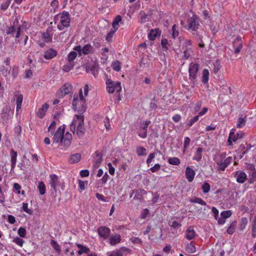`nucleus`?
Segmentation results:
<instances>
[{
  "mask_svg": "<svg viewBox=\"0 0 256 256\" xmlns=\"http://www.w3.org/2000/svg\"><path fill=\"white\" fill-rule=\"evenodd\" d=\"M66 126H60L54 134L53 143L58 144L65 147H68L72 140V135L69 132L64 133Z\"/></svg>",
  "mask_w": 256,
  "mask_h": 256,
  "instance_id": "obj_1",
  "label": "nucleus"
},
{
  "mask_svg": "<svg viewBox=\"0 0 256 256\" xmlns=\"http://www.w3.org/2000/svg\"><path fill=\"white\" fill-rule=\"evenodd\" d=\"M70 16L66 11H63L56 15L54 18L55 24H58L57 28L59 30H62L64 28H68L70 26Z\"/></svg>",
  "mask_w": 256,
  "mask_h": 256,
  "instance_id": "obj_2",
  "label": "nucleus"
},
{
  "mask_svg": "<svg viewBox=\"0 0 256 256\" xmlns=\"http://www.w3.org/2000/svg\"><path fill=\"white\" fill-rule=\"evenodd\" d=\"M86 104V99L80 88L78 94H74L72 102V108L74 110H82Z\"/></svg>",
  "mask_w": 256,
  "mask_h": 256,
  "instance_id": "obj_3",
  "label": "nucleus"
},
{
  "mask_svg": "<svg viewBox=\"0 0 256 256\" xmlns=\"http://www.w3.org/2000/svg\"><path fill=\"white\" fill-rule=\"evenodd\" d=\"M226 152H223L220 154L219 156L220 160L216 162L218 168L219 170L224 171L232 161V156H228L226 158Z\"/></svg>",
  "mask_w": 256,
  "mask_h": 256,
  "instance_id": "obj_4",
  "label": "nucleus"
},
{
  "mask_svg": "<svg viewBox=\"0 0 256 256\" xmlns=\"http://www.w3.org/2000/svg\"><path fill=\"white\" fill-rule=\"evenodd\" d=\"M199 22L196 15L193 14L188 19V24L184 26L185 28L190 32H196L199 28Z\"/></svg>",
  "mask_w": 256,
  "mask_h": 256,
  "instance_id": "obj_5",
  "label": "nucleus"
},
{
  "mask_svg": "<svg viewBox=\"0 0 256 256\" xmlns=\"http://www.w3.org/2000/svg\"><path fill=\"white\" fill-rule=\"evenodd\" d=\"M74 50L78 52L79 56L92 54L94 52V48L90 44H86L82 48L80 46H74Z\"/></svg>",
  "mask_w": 256,
  "mask_h": 256,
  "instance_id": "obj_6",
  "label": "nucleus"
},
{
  "mask_svg": "<svg viewBox=\"0 0 256 256\" xmlns=\"http://www.w3.org/2000/svg\"><path fill=\"white\" fill-rule=\"evenodd\" d=\"M72 86L70 83L64 84L56 92V96L59 98H63L66 94H70L72 90Z\"/></svg>",
  "mask_w": 256,
  "mask_h": 256,
  "instance_id": "obj_7",
  "label": "nucleus"
},
{
  "mask_svg": "<svg viewBox=\"0 0 256 256\" xmlns=\"http://www.w3.org/2000/svg\"><path fill=\"white\" fill-rule=\"evenodd\" d=\"M150 123V120H146L141 124L138 128V136L140 138H146L147 137L148 128Z\"/></svg>",
  "mask_w": 256,
  "mask_h": 256,
  "instance_id": "obj_8",
  "label": "nucleus"
},
{
  "mask_svg": "<svg viewBox=\"0 0 256 256\" xmlns=\"http://www.w3.org/2000/svg\"><path fill=\"white\" fill-rule=\"evenodd\" d=\"M199 65L198 64L192 62L190 64L188 72L189 78L191 80H194L197 76Z\"/></svg>",
  "mask_w": 256,
  "mask_h": 256,
  "instance_id": "obj_9",
  "label": "nucleus"
},
{
  "mask_svg": "<svg viewBox=\"0 0 256 256\" xmlns=\"http://www.w3.org/2000/svg\"><path fill=\"white\" fill-rule=\"evenodd\" d=\"M106 88L109 93H113L116 90L120 92L122 90L121 83L120 82H106Z\"/></svg>",
  "mask_w": 256,
  "mask_h": 256,
  "instance_id": "obj_10",
  "label": "nucleus"
},
{
  "mask_svg": "<svg viewBox=\"0 0 256 256\" xmlns=\"http://www.w3.org/2000/svg\"><path fill=\"white\" fill-rule=\"evenodd\" d=\"M78 124L76 128V134L79 136H82L84 134L85 129L84 126V116L78 115Z\"/></svg>",
  "mask_w": 256,
  "mask_h": 256,
  "instance_id": "obj_11",
  "label": "nucleus"
},
{
  "mask_svg": "<svg viewBox=\"0 0 256 256\" xmlns=\"http://www.w3.org/2000/svg\"><path fill=\"white\" fill-rule=\"evenodd\" d=\"M86 72H90L94 77H96L98 74V64L96 62L90 63L86 66Z\"/></svg>",
  "mask_w": 256,
  "mask_h": 256,
  "instance_id": "obj_12",
  "label": "nucleus"
},
{
  "mask_svg": "<svg viewBox=\"0 0 256 256\" xmlns=\"http://www.w3.org/2000/svg\"><path fill=\"white\" fill-rule=\"evenodd\" d=\"M97 231L98 235L104 240L108 238L110 236V230L108 227L105 226H100Z\"/></svg>",
  "mask_w": 256,
  "mask_h": 256,
  "instance_id": "obj_13",
  "label": "nucleus"
},
{
  "mask_svg": "<svg viewBox=\"0 0 256 256\" xmlns=\"http://www.w3.org/2000/svg\"><path fill=\"white\" fill-rule=\"evenodd\" d=\"M52 28L48 27L46 28V31L42 34V40L46 42H51L52 37Z\"/></svg>",
  "mask_w": 256,
  "mask_h": 256,
  "instance_id": "obj_14",
  "label": "nucleus"
},
{
  "mask_svg": "<svg viewBox=\"0 0 256 256\" xmlns=\"http://www.w3.org/2000/svg\"><path fill=\"white\" fill-rule=\"evenodd\" d=\"M21 28L20 26L16 27L12 26L8 28L6 30V34H10L12 36L15 37L16 38H18L20 37Z\"/></svg>",
  "mask_w": 256,
  "mask_h": 256,
  "instance_id": "obj_15",
  "label": "nucleus"
},
{
  "mask_svg": "<svg viewBox=\"0 0 256 256\" xmlns=\"http://www.w3.org/2000/svg\"><path fill=\"white\" fill-rule=\"evenodd\" d=\"M50 187L54 190L56 191V186L60 185V180L58 177L55 174H51L50 176Z\"/></svg>",
  "mask_w": 256,
  "mask_h": 256,
  "instance_id": "obj_16",
  "label": "nucleus"
},
{
  "mask_svg": "<svg viewBox=\"0 0 256 256\" xmlns=\"http://www.w3.org/2000/svg\"><path fill=\"white\" fill-rule=\"evenodd\" d=\"M196 233L193 226H190L187 228L185 232V238L188 240H192L195 238Z\"/></svg>",
  "mask_w": 256,
  "mask_h": 256,
  "instance_id": "obj_17",
  "label": "nucleus"
},
{
  "mask_svg": "<svg viewBox=\"0 0 256 256\" xmlns=\"http://www.w3.org/2000/svg\"><path fill=\"white\" fill-rule=\"evenodd\" d=\"M58 52L53 48H48L44 52V57L46 60H50L56 56Z\"/></svg>",
  "mask_w": 256,
  "mask_h": 256,
  "instance_id": "obj_18",
  "label": "nucleus"
},
{
  "mask_svg": "<svg viewBox=\"0 0 256 256\" xmlns=\"http://www.w3.org/2000/svg\"><path fill=\"white\" fill-rule=\"evenodd\" d=\"M234 176L236 177V182L239 184H243L247 179V175L244 172H236Z\"/></svg>",
  "mask_w": 256,
  "mask_h": 256,
  "instance_id": "obj_19",
  "label": "nucleus"
},
{
  "mask_svg": "<svg viewBox=\"0 0 256 256\" xmlns=\"http://www.w3.org/2000/svg\"><path fill=\"white\" fill-rule=\"evenodd\" d=\"M161 33L162 31L159 28L152 29L148 34V38L150 40H154L160 36Z\"/></svg>",
  "mask_w": 256,
  "mask_h": 256,
  "instance_id": "obj_20",
  "label": "nucleus"
},
{
  "mask_svg": "<svg viewBox=\"0 0 256 256\" xmlns=\"http://www.w3.org/2000/svg\"><path fill=\"white\" fill-rule=\"evenodd\" d=\"M49 108V105L44 103L43 104L40 108L36 112V116L40 118H43L45 115L46 113Z\"/></svg>",
  "mask_w": 256,
  "mask_h": 256,
  "instance_id": "obj_21",
  "label": "nucleus"
},
{
  "mask_svg": "<svg viewBox=\"0 0 256 256\" xmlns=\"http://www.w3.org/2000/svg\"><path fill=\"white\" fill-rule=\"evenodd\" d=\"M196 174V172L190 166H188L186 169V177L189 182H192Z\"/></svg>",
  "mask_w": 256,
  "mask_h": 256,
  "instance_id": "obj_22",
  "label": "nucleus"
},
{
  "mask_svg": "<svg viewBox=\"0 0 256 256\" xmlns=\"http://www.w3.org/2000/svg\"><path fill=\"white\" fill-rule=\"evenodd\" d=\"M14 96L16 97V110L18 112L21 109L22 104L23 100V95L21 94H20L19 92H16L14 94Z\"/></svg>",
  "mask_w": 256,
  "mask_h": 256,
  "instance_id": "obj_23",
  "label": "nucleus"
},
{
  "mask_svg": "<svg viewBox=\"0 0 256 256\" xmlns=\"http://www.w3.org/2000/svg\"><path fill=\"white\" fill-rule=\"evenodd\" d=\"M240 40L241 38L239 36H238L236 40L234 42V46H236L234 50V54H236L239 53L242 48V42H240Z\"/></svg>",
  "mask_w": 256,
  "mask_h": 256,
  "instance_id": "obj_24",
  "label": "nucleus"
},
{
  "mask_svg": "<svg viewBox=\"0 0 256 256\" xmlns=\"http://www.w3.org/2000/svg\"><path fill=\"white\" fill-rule=\"evenodd\" d=\"M109 240L110 245L115 246L116 244L120 242L121 236L120 234H116L112 236L110 238Z\"/></svg>",
  "mask_w": 256,
  "mask_h": 256,
  "instance_id": "obj_25",
  "label": "nucleus"
},
{
  "mask_svg": "<svg viewBox=\"0 0 256 256\" xmlns=\"http://www.w3.org/2000/svg\"><path fill=\"white\" fill-rule=\"evenodd\" d=\"M238 138L236 134H235L234 130L232 129L229 134L228 138V146H232L233 142H236Z\"/></svg>",
  "mask_w": 256,
  "mask_h": 256,
  "instance_id": "obj_26",
  "label": "nucleus"
},
{
  "mask_svg": "<svg viewBox=\"0 0 256 256\" xmlns=\"http://www.w3.org/2000/svg\"><path fill=\"white\" fill-rule=\"evenodd\" d=\"M10 161H11V170L14 168L16 162L17 152L13 149H12L10 152Z\"/></svg>",
  "mask_w": 256,
  "mask_h": 256,
  "instance_id": "obj_27",
  "label": "nucleus"
},
{
  "mask_svg": "<svg viewBox=\"0 0 256 256\" xmlns=\"http://www.w3.org/2000/svg\"><path fill=\"white\" fill-rule=\"evenodd\" d=\"M82 158V154L80 153H76L71 154L69 159V162L70 164H76Z\"/></svg>",
  "mask_w": 256,
  "mask_h": 256,
  "instance_id": "obj_28",
  "label": "nucleus"
},
{
  "mask_svg": "<svg viewBox=\"0 0 256 256\" xmlns=\"http://www.w3.org/2000/svg\"><path fill=\"white\" fill-rule=\"evenodd\" d=\"M202 152L203 149L202 148H198L194 154L192 160L198 162H200L202 158Z\"/></svg>",
  "mask_w": 256,
  "mask_h": 256,
  "instance_id": "obj_29",
  "label": "nucleus"
},
{
  "mask_svg": "<svg viewBox=\"0 0 256 256\" xmlns=\"http://www.w3.org/2000/svg\"><path fill=\"white\" fill-rule=\"evenodd\" d=\"M76 246L79 248V250L78 252V255H82L84 254H88L90 252V250L88 248L82 244H76Z\"/></svg>",
  "mask_w": 256,
  "mask_h": 256,
  "instance_id": "obj_30",
  "label": "nucleus"
},
{
  "mask_svg": "<svg viewBox=\"0 0 256 256\" xmlns=\"http://www.w3.org/2000/svg\"><path fill=\"white\" fill-rule=\"evenodd\" d=\"M50 244L56 254H61L62 250L60 246L56 241L52 240L50 242Z\"/></svg>",
  "mask_w": 256,
  "mask_h": 256,
  "instance_id": "obj_31",
  "label": "nucleus"
},
{
  "mask_svg": "<svg viewBox=\"0 0 256 256\" xmlns=\"http://www.w3.org/2000/svg\"><path fill=\"white\" fill-rule=\"evenodd\" d=\"M186 251L190 254H193L196 252V248L195 243L191 242L190 244H188L186 246Z\"/></svg>",
  "mask_w": 256,
  "mask_h": 256,
  "instance_id": "obj_32",
  "label": "nucleus"
},
{
  "mask_svg": "<svg viewBox=\"0 0 256 256\" xmlns=\"http://www.w3.org/2000/svg\"><path fill=\"white\" fill-rule=\"evenodd\" d=\"M184 58L188 60L194 54V52L192 48H184Z\"/></svg>",
  "mask_w": 256,
  "mask_h": 256,
  "instance_id": "obj_33",
  "label": "nucleus"
},
{
  "mask_svg": "<svg viewBox=\"0 0 256 256\" xmlns=\"http://www.w3.org/2000/svg\"><path fill=\"white\" fill-rule=\"evenodd\" d=\"M252 236L254 238L256 237V213L251 222Z\"/></svg>",
  "mask_w": 256,
  "mask_h": 256,
  "instance_id": "obj_34",
  "label": "nucleus"
},
{
  "mask_svg": "<svg viewBox=\"0 0 256 256\" xmlns=\"http://www.w3.org/2000/svg\"><path fill=\"white\" fill-rule=\"evenodd\" d=\"M202 82L204 84H207L209 80V71L208 69L204 68L202 70Z\"/></svg>",
  "mask_w": 256,
  "mask_h": 256,
  "instance_id": "obj_35",
  "label": "nucleus"
},
{
  "mask_svg": "<svg viewBox=\"0 0 256 256\" xmlns=\"http://www.w3.org/2000/svg\"><path fill=\"white\" fill-rule=\"evenodd\" d=\"M248 224V220L246 218L243 217L241 218L238 228L240 230L243 231Z\"/></svg>",
  "mask_w": 256,
  "mask_h": 256,
  "instance_id": "obj_36",
  "label": "nucleus"
},
{
  "mask_svg": "<svg viewBox=\"0 0 256 256\" xmlns=\"http://www.w3.org/2000/svg\"><path fill=\"white\" fill-rule=\"evenodd\" d=\"M136 153L138 156H144L147 154L146 150L142 146H138L136 148Z\"/></svg>",
  "mask_w": 256,
  "mask_h": 256,
  "instance_id": "obj_37",
  "label": "nucleus"
},
{
  "mask_svg": "<svg viewBox=\"0 0 256 256\" xmlns=\"http://www.w3.org/2000/svg\"><path fill=\"white\" fill-rule=\"evenodd\" d=\"M122 20V17L120 16H117L113 20L112 27L116 30L118 28V24Z\"/></svg>",
  "mask_w": 256,
  "mask_h": 256,
  "instance_id": "obj_38",
  "label": "nucleus"
},
{
  "mask_svg": "<svg viewBox=\"0 0 256 256\" xmlns=\"http://www.w3.org/2000/svg\"><path fill=\"white\" fill-rule=\"evenodd\" d=\"M38 188L40 195H44L46 193V186L43 182L38 183Z\"/></svg>",
  "mask_w": 256,
  "mask_h": 256,
  "instance_id": "obj_39",
  "label": "nucleus"
},
{
  "mask_svg": "<svg viewBox=\"0 0 256 256\" xmlns=\"http://www.w3.org/2000/svg\"><path fill=\"white\" fill-rule=\"evenodd\" d=\"M168 162L172 165L178 166L180 164V161L178 158H170L168 159Z\"/></svg>",
  "mask_w": 256,
  "mask_h": 256,
  "instance_id": "obj_40",
  "label": "nucleus"
},
{
  "mask_svg": "<svg viewBox=\"0 0 256 256\" xmlns=\"http://www.w3.org/2000/svg\"><path fill=\"white\" fill-rule=\"evenodd\" d=\"M236 226V220L232 222L230 225L228 227L227 229V232L230 234H233L234 232Z\"/></svg>",
  "mask_w": 256,
  "mask_h": 256,
  "instance_id": "obj_41",
  "label": "nucleus"
},
{
  "mask_svg": "<svg viewBox=\"0 0 256 256\" xmlns=\"http://www.w3.org/2000/svg\"><path fill=\"white\" fill-rule=\"evenodd\" d=\"M78 124V115L76 116V118H74L72 120V122L70 125V129L72 132H75L76 126H77Z\"/></svg>",
  "mask_w": 256,
  "mask_h": 256,
  "instance_id": "obj_42",
  "label": "nucleus"
},
{
  "mask_svg": "<svg viewBox=\"0 0 256 256\" xmlns=\"http://www.w3.org/2000/svg\"><path fill=\"white\" fill-rule=\"evenodd\" d=\"M246 122V119L245 118H238L236 123V127L239 128H242L245 126Z\"/></svg>",
  "mask_w": 256,
  "mask_h": 256,
  "instance_id": "obj_43",
  "label": "nucleus"
},
{
  "mask_svg": "<svg viewBox=\"0 0 256 256\" xmlns=\"http://www.w3.org/2000/svg\"><path fill=\"white\" fill-rule=\"evenodd\" d=\"M112 69L116 72H119L121 69V63L118 60L112 62Z\"/></svg>",
  "mask_w": 256,
  "mask_h": 256,
  "instance_id": "obj_44",
  "label": "nucleus"
},
{
  "mask_svg": "<svg viewBox=\"0 0 256 256\" xmlns=\"http://www.w3.org/2000/svg\"><path fill=\"white\" fill-rule=\"evenodd\" d=\"M74 66V65L73 64L71 63V62H69L68 64L63 66L62 70L64 72H69L73 68Z\"/></svg>",
  "mask_w": 256,
  "mask_h": 256,
  "instance_id": "obj_45",
  "label": "nucleus"
},
{
  "mask_svg": "<svg viewBox=\"0 0 256 256\" xmlns=\"http://www.w3.org/2000/svg\"><path fill=\"white\" fill-rule=\"evenodd\" d=\"M108 256H123V253L118 249L108 252Z\"/></svg>",
  "mask_w": 256,
  "mask_h": 256,
  "instance_id": "obj_46",
  "label": "nucleus"
},
{
  "mask_svg": "<svg viewBox=\"0 0 256 256\" xmlns=\"http://www.w3.org/2000/svg\"><path fill=\"white\" fill-rule=\"evenodd\" d=\"M77 56V53L76 52L72 51L68 56V60L69 62H72L76 58Z\"/></svg>",
  "mask_w": 256,
  "mask_h": 256,
  "instance_id": "obj_47",
  "label": "nucleus"
},
{
  "mask_svg": "<svg viewBox=\"0 0 256 256\" xmlns=\"http://www.w3.org/2000/svg\"><path fill=\"white\" fill-rule=\"evenodd\" d=\"M178 26L176 24H174L172 28V38L175 39L178 36L179 32L178 30Z\"/></svg>",
  "mask_w": 256,
  "mask_h": 256,
  "instance_id": "obj_48",
  "label": "nucleus"
},
{
  "mask_svg": "<svg viewBox=\"0 0 256 256\" xmlns=\"http://www.w3.org/2000/svg\"><path fill=\"white\" fill-rule=\"evenodd\" d=\"M88 184L87 181H82L81 180H78V190L80 192H82L86 188V186Z\"/></svg>",
  "mask_w": 256,
  "mask_h": 256,
  "instance_id": "obj_49",
  "label": "nucleus"
},
{
  "mask_svg": "<svg viewBox=\"0 0 256 256\" xmlns=\"http://www.w3.org/2000/svg\"><path fill=\"white\" fill-rule=\"evenodd\" d=\"M12 242L20 247L23 246L24 242V241L19 237L14 238L13 239Z\"/></svg>",
  "mask_w": 256,
  "mask_h": 256,
  "instance_id": "obj_50",
  "label": "nucleus"
},
{
  "mask_svg": "<svg viewBox=\"0 0 256 256\" xmlns=\"http://www.w3.org/2000/svg\"><path fill=\"white\" fill-rule=\"evenodd\" d=\"M190 202L194 203H197L202 206H206V202L203 200L201 198H194V199L190 200Z\"/></svg>",
  "mask_w": 256,
  "mask_h": 256,
  "instance_id": "obj_51",
  "label": "nucleus"
},
{
  "mask_svg": "<svg viewBox=\"0 0 256 256\" xmlns=\"http://www.w3.org/2000/svg\"><path fill=\"white\" fill-rule=\"evenodd\" d=\"M0 72L4 76L6 77L10 74V70H8L4 66H2L0 68Z\"/></svg>",
  "mask_w": 256,
  "mask_h": 256,
  "instance_id": "obj_52",
  "label": "nucleus"
},
{
  "mask_svg": "<svg viewBox=\"0 0 256 256\" xmlns=\"http://www.w3.org/2000/svg\"><path fill=\"white\" fill-rule=\"evenodd\" d=\"M18 234L21 238H24L26 236V230L24 228L20 227L18 230Z\"/></svg>",
  "mask_w": 256,
  "mask_h": 256,
  "instance_id": "obj_53",
  "label": "nucleus"
},
{
  "mask_svg": "<svg viewBox=\"0 0 256 256\" xmlns=\"http://www.w3.org/2000/svg\"><path fill=\"white\" fill-rule=\"evenodd\" d=\"M22 210L29 214H32V210L28 208V204L27 203L23 202L22 206Z\"/></svg>",
  "mask_w": 256,
  "mask_h": 256,
  "instance_id": "obj_54",
  "label": "nucleus"
},
{
  "mask_svg": "<svg viewBox=\"0 0 256 256\" xmlns=\"http://www.w3.org/2000/svg\"><path fill=\"white\" fill-rule=\"evenodd\" d=\"M155 154H156V152H154L152 153H150V154L148 155V158L146 161V162L148 166H150L151 162H152L153 159L155 158Z\"/></svg>",
  "mask_w": 256,
  "mask_h": 256,
  "instance_id": "obj_55",
  "label": "nucleus"
},
{
  "mask_svg": "<svg viewBox=\"0 0 256 256\" xmlns=\"http://www.w3.org/2000/svg\"><path fill=\"white\" fill-rule=\"evenodd\" d=\"M11 0H6L4 2L2 3L0 6V8L2 10H6L10 6Z\"/></svg>",
  "mask_w": 256,
  "mask_h": 256,
  "instance_id": "obj_56",
  "label": "nucleus"
},
{
  "mask_svg": "<svg viewBox=\"0 0 256 256\" xmlns=\"http://www.w3.org/2000/svg\"><path fill=\"white\" fill-rule=\"evenodd\" d=\"M109 51V49L108 48H104L101 50L100 54L102 56L103 58L107 60L108 58V53Z\"/></svg>",
  "mask_w": 256,
  "mask_h": 256,
  "instance_id": "obj_57",
  "label": "nucleus"
},
{
  "mask_svg": "<svg viewBox=\"0 0 256 256\" xmlns=\"http://www.w3.org/2000/svg\"><path fill=\"white\" fill-rule=\"evenodd\" d=\"M161 45L162 46V49L166 51L168 50V40L166 38H162L161 40Z\"/></svg>",
  "mask_w": 256,
  "mask_h": 256,
  "instance_id": "obj_58",
  "label": "nucleus"
},
{
  "mask_svg": "<svg viewBox=\"0 0 256 256\" xmlns=\"http://www.w3.org/2000/svg\"><path fill=\"white\" fill-rule=\"evenodd\" d=\"M21 188L22 187L18 183H14L13 186V190L14 192H16L18 194H20Z\"/></svg>",
  "mask_w": 256,
  "mask_h": 256,
  "instance_id": "obj_59",
  "label": "nucleus"
},
{
  "mask_svg": "<svg viewBox=\"0 0 256 256\" xmlns=\"http://www.w3.org/2000/svg\"><path fill=\"white\" fill-rule=\"evenodd\" d=\"M232 213L230 210H224L222 211L220 213V216L224 218L225 220L229 217H230L232 215Z\"/></svg>",
  "mask_w": 256,
  "mask_h": 256,
  "instance_id": "obj_60",
  "label": "nucleus"
},
{
  "mask_svg": "<svg viewBox=\"0 0 256 256\" xmlns=\"http://www.w3.org/2000/svg\"><path fill=\"white\" fill-rule=\"evenodd\" d=\"M220 63L217 61L214 64V68H213V72L215 74H216L218 71L220 70Z\"/></svg>",
  "mask_w": 256,
  "mask_h": 256,
  "instance_id": "obj_61",
  "label": "nucleus"
},
{
  "mask_svg": "<svg viewBox=\"0 0 256 256\" xmlns=\"http://www.w3.org/2000/svg\"><path fill=\"white\" fill-rule=\"evenodd\" d=\"M210 184L206 182H204L202 186V192L205 194L208 193L210 191Z\"/></svg>",
  "mask_w": 256,
  "mask_h": 256,
  "instance_id": "obj_62",
  "label": "nucleus"
},
{
  "mask_svg": "<svg viewBox=\"0 0 256 256\" xmlns=\"http://www.w3.org/2000/svg\"><path fill=\"white\" fill-rule=\"evenodd\" d=\"M104 126L106 127V130L107 131L110 130L111 128V126H110V122L109 118L106 116L104 118Z\"/></svg>",
  "mask_w": 256,
  "mask_h": 256,
  "instance_id": "obj_63",
  "label": "nucleus"
},
{
  "mask_svg": "<svg viewBox=\"0 0 256 256\" xmlns=\"http://www.w3.org/2000/svg\"><path fill=\"white\" fill-rule=\"evenodd\" d=\"M130 240L134 244H142V240L138 237H132Z\"/></svg>",
  "mask_w": 256,
  "mask_h": 256,
  "instance_id": "obj_64",
  "label": "nucleus"
}]
</instances>
